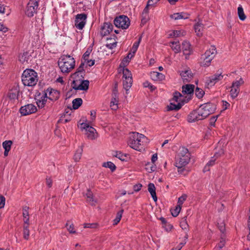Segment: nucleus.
<instances>
[{"label": "nucleus", "mask_w": 250, "mask_h": 250, "mask_svg": "<svg viewBox=\"0 0 250 250\" xmlns=\"http://www.w3.org/2000/svg\"><path fill=\"white\" fill-rule=\"evenodd\" d=\"M147 138L143 134L138 132H132L128 141V145L134 149L140 151L142 146L147 142Z\"/></svg>", "instance_id": "f257e3e1"}, {"label": "nucleus", "mask_w": 250, "mask_h": 250, "mask_svg": "<svg viewBox=\"0 0 250 250\" xmlns=\"http://www.w3.org/2000/svg\"><path fill=\"white\" fill-rule=\"evenodd\" d=\"M188 148L184 147H182L179 148L178 154L177 156V160L176 162V166L178 169V172L180 173H184V175L186 174L187 170L186 166L188 162Z\"/></svg>", "instance_id": "f03ea898"}, {"label": "nucleus", "mask_w": 250, "mask_h": 250, "mask_svg": "<svg viewBox=\"0 0 250 250\" xmlns=\"http://www.w3.org/2000/svg\"><path fill=\"white\" fill-rule=\"evenodd\" d=\"M58 65L62 73H68L74 68L75 61L70 55H64L59 59Z\"/></svg>", "instance_id": "7ed1b4c3"}, {"label": "nucleus", "mask_w": 250, "mask_h": 250, "mask_svg": "<svg viewBox=\"0 0 250 250\" xmlns=\"http://www.w3.org/2000/svg\"><path fill=\"white\" fill-rule=\"evenodd\" d=\"M21 80L25 86H34L38 82L37 73L33 69H27L22 74Z\"/></svg>", "instance_id": "20e7f679"}, {"label": "nucleus", "mask_w": 250, "mask_h": 250, "mask_svg": "<svg viewBox=\"0 0 250 250\" xmlns=\"http://www.w3.org/2000/svg\"><path fill=\"white\" fill-rule=\"evenodd\" d=\"M183 95L179 92H175L169 105L167 106V110H178L183 104L184 99H182Z\"/></svg>", "instance_id": "39448f33"}, {"label": "nucleus", "mask_w": 250, "mask_h": 250, "mask_svg": "<svg viewBox=\"0 0 250 250\" xmlns=\"http://www.w3.org/2000/svg\"><path fill=\"white\" fill-rule=\"evenodd\" d=\"M216 106L215 103L211 102L201 104L200 106V115L204 119L208 117L215 112Z\"/></svg>", "instance_id": "423d86ee"}, {"label": "nucleus", "mask_w": 250, "mask_h": 250, "mask_svg": "<svg viewBox=\"0 0 250 250\" xmlns=\"http://www.w3.org/2000/svg\"><path fill=\"white\" fill-rule=\"evenodd\" d=\"M119 73H123V86L124 89L127 91L131 87L132 84V78L131 72L125 68H119Z\"/></svg>", "instance_id": "0eeeda50"}, {"label": "nucleus", "mask_w": 250, "mask_h": 250, "mask_svg": "<svg viewBox=\"0 0 250 250\" xmlns=\"http://www.w3.org/2000/svg\"><path fill=\"white\" fill-rule=\"evenodd\" d=\"M223 76L221 71L218 70L215 74L206 78L205 82L206 87L208 88L210 87L213 86L218 82L223 79Z\"/></svg>", "instance_id": "6e6552de"}, {"label": "nucleus", "mask_w": 250, "mask_h": 250, "mask_svg": "<svg viewBox=\"0 0 250 250\" xmlns=\"http://www.w3.org/2000/svg\"><path fill=\"white\" fill-rule=\"evenodd\" d=\"M114 23L116 27L125 29L129 27L130 21L127 16L121 15L115 19Z\"/></svg>", "instance_id": "1a4fd4ad"}, {"label": "nucleus", "mask_w": 250, "mask_h": 250, "mask_svg": "<svg viewBox=\"0 0 250 250\" xmlns=\"http://www.w3.org/2000/svg\"><path fill=\"white\" fill-rule=\"evenodd\" d=\"M40 0H29L26 7V14L29 17H32L37 12Z\"/></svg>", "instance_id": "9d476101"}, {"label": "nucleus", "mask_w": 250, "mask_h": 250, "mask_svg": "<svg viewBox=\"0 0 250 250\" xmlns=\"http://www.w3.org/2000/svg\"><path fill=\"white\" fill-rule=\"evenodd\" d=\"M89 82L88 80H81L77 79L73 81V88L76 90H86L89 87Z\"/></svg>", "instance_id": "9b49d317"}, {"label": "nucleus", "mask_w": 250, "mask_h": 250, "mask_svg": "<svg viewBox=\"0 0 250 250\" xmlns=\"http://www.w3.org/2000/svg\"><path fill=\"white\" fill-rule=\"evenodd\" d=\"M244 82L242 78L239 80L233 82L231 86L230 95L232 99L236 98L240 92V86L244 83Z\"/></svg>", "instance_id": "f8f14e48"}, {"label": "nucleus", "mask_w": 250, "mask_h": 250, "mask_svg": "<svg viewBox=\"0 0 250 250\" xmlns=\"http://www.w3.org/2000/svg\"><path fill=\"white\" fill-rule=\"evenodd\" d=\"M81 129L82 130L85 129L86 131L87 137L88 139L94 140L97 137L96 129L93 127L89 126L88 124L86 123H82L81 124Z\"/></svg>", "instance_id": "ddd939ff"}, {"label": "nucleus", "mask_w": 250, "mask_h": 250, "mask_svg": "<svg viewBox=\"0 0 250 250\" xmlns=\"http://www.w3.org/2000/svg\"><path fill=\"white\" fill-rule=\"evenodd\" d=\"M86 15L85 14H78L76 16L75 21V26L80 30H82L84 27L86 19Z\"/></svg>", "instance_id": "4468645a"}, {"label": "nucleus", "mask_w": 250, "mask_h": 250, "mask_svg": "<svg viewBox=\"0 0 250 250\" xmlns=\"http://www.w3.org/2000/svg\"><path fill=\"white\" fill-rule=\"evenodd\" d=\"M36 111V107L32 104H28L21 106L20 109V113L22 116H26L35 113Z\"/></svg>", "instance_id": "2eb2a0df"}, {"label": "nucleus", "mask_w": 250, "mask_h": 250, "mask_svg": "<svg viewBox=\"0 0 250 250\" xmlns=\"http://www.w3.org/2000/svg\"><path fill=\"white\" fill-rule=\"evenodd\" d=\"M204 117L200 115V110H194L188 115V122H194L204 119Z\"/></svg>", "instance_id": "dca6fc26"}, {"label": "nucleus", "mask_w": 250, "mask_h": 250, "mask_svg": "<svg viewBox=\"0 0 250 250\" xmlns=\"http://www.w3.org/2000/svg\"><path fill=\"white\" fill-rule=\"evenodd\" d=\"M113 25L112 24L108 22H105L101 27V34L103 36H105L109 34L112 31Z\"/></svg>", "instance_id": "f3484780"}, {"label": "nucleus", "mask_w": 250, "mask_h": 250, "mask_svg": "<svg viewBox=\"0 0 250 250\" xmlns=\"http://www.w3.org/2000/svg\"><path fill=\"white\" fill-rule=\"evenodd\" d=\"M84 63H82L79 68L77 69V71L73 74L71 76L72 78L74 79L83 78L84 75V71L83 70Z\"/></svg>", "instance_id": "a211bd4d"}, {"label": "nucleus", "mask_w": 250, "mask_h": 250, "mask_svg": "<svg viewBox=\"0 0 250 250\" xmlns=\"http://www.w3.org/2000/svg\"><path fill=\"white\" fill-rule=\"evenodd\" d=\"M118 96L117 90L114 89L112 94V98L110 102L111 109L115 110L118 108Z\"/></svg>", "instance_id": "6ab92c4d"}, {"label": "nucleus", "mask_w": 250, "mask_h": 250, "mask_svg": "<svg viewBox=\"0 0 250 250\" xmlns=\"http://www.w3.org/2000/svg\"><path fill=\"white\" fill-rule=\"evenodd\" d=\"M30 58L31 55L28 51H23L19 56V60L22 63H28Z\"/></svg>", "instance_id": "aec40b11"}, {"label": "nucleus", "mask_w": 250, "mask_h": 250, "mask_svg": "<svg viewBox=\"0 0 250 250\" xmlns=\"http://www.w3.org/2000/svg\"><path fill=\"white\" fill-rule=\"evenodd\" d=\"M29 207L24 206L22 208V216L23 225H29Z\"/></svg>", "instance_id": "412c9836"}, {"label": "nucleus", "mask_w": 250, "mask_h": 250, "mask_svg": "<svg viewBox=\"0 0 250 250\" xmlns=\"http://www.w3.org/2000/svg\"><path fill=\"white\" fill-rule=\"evenodd\" d=\"M203 29L204 25L200 21L197 22L194 25V29L195 30V33H196V35L198 37H201L202 36Z\"/></svg>", "instance_id": "4be33fe9"}, {"label": "nucleus", "mask_w": 250, "mask_h": 250, "mask_svg": "<svg viewBox=\"0 0 250 250\" xmlns=\"http://www.w3.org/2000/svg\"><path fill=\"white\" fill-rule=\"evenodd\" d=\"M49 92V95L47 96V98L51 100H57L59 98V92L56 90L51 89L49 90L48 89L47 90V92Z\"/></svg>", "instance_id": "5701e85b"}, {"label": "nucleus", "mask_w": 250, "mask_h": 250, "mask_svg": "<svg viewBox=\"0 0 250 250\" xmlns=\"http://www.w3.org/2000/svg\"><path fill=\"white\" fill-rule=\"evenodd\" d=\"M19 89L18 86H15L11 88L8 93V96L11 100H15L18 97Z\"/></svg>", "instance_id": "b1692460"}, {"label": "nucleus", "mask_w": 250, "mask_h": 250, "mask_svg": "<svg viewBox=\"0 0 250 250\" xmlns=\"http://www.w3.org/2000/svg\"><path fill=\"white\" fill-rule=\"evenodd\" d=\"M84 196L86 198V201L91 205H94L96 202V200L94 198L92 192L89 190L87 189Z\"/></svg>", "instance_id": "393cba45"}, {"label": "nucleus", "mask_w": 250, "mask_h": 250, "mask_svg": "<svg viewBox=\"0 0 250 250\" xmlns=\"http://www.w3.org/2000/svg\"><path fill=\"white\" fill-rule=\"evenodd\" d=\"M156 188L154 185L152 183H150L148 185V191L150 193L154 201L157 200V197L156 193Z\"/></svg>", "instance_id": "a878e982"}, {"label": "nucleus", "mask_w": 250, "mask_h": 250, "mask_svg": "<svg viewBox=\"0 0 250 250\" xmlns=\"http://www.w3.org/2000/svg\"><path fill=\"white\" fill-rule=\"evenodd\" d=\"M151 79L154 81H162L165 79V75L162 73L153 71L150 73Z\"/></svg>", "instance_id": "bb28decb"}, {"label": "nucleus", "mask_w": 250, "mask_h": 250, "mask_svg": "<svg viewBox=\"0 0 250 250\" xmlns=\"http://www.w3.org/2000/svg\"><path fill=\"white\" fill-rule=\"evenodd\" d=\"M201 58L203 59L201 62V65L204 67L210 65L211 61L213 59L212 56L209 57V56H205L204 55H202Z\"/></svg>", "instance_id": "cd10ccee"}, {"label": "nucleus", "mask_w": 250, "mask_h": 250, "mask_svg": "<svg viewBox=\"0 0 250 250\" xmlns=\"http://www.w3.org/2000/svg\"><path fill=\"white\" fill-rule=\"evenodd\" d=\"M216 54V50L215 46H211L209 49L207 50L204 53L205 56H209V57H212L214 58Z\"/></svg>", "instance_id": "c85d7f7f"}, {"label": "nucleus", "mask_w": 250, "mask_h": 250, "mask_svg": "<svg viewBox=\"0 0 250 250\" xmlns=\"http://www.w3.org/2000/svg\"><path fill=\"white\" fill-rule=\"evenodd\" d=\"M83 151V149L82 146H80L76 150L74 155V160L75 162H78L81 158L82 154Z\"/></svg>", "instance_id": "c756f323"}, {"label": "nucleus", "mask_w": 250, "mask_h": 250, "mask_svg": "<svg viewBox=\"0 0 250 250\" xmlns=\"http://www.w3.org/2000/svg\"><path fill=\"white\" fill-rule=\"evenodd\" d=\"M29 225H23V237L27 240L29 239L30 230L29 229Z\"/></svg>", "instance_id": "7c9ffc66"}, {"label": "nucleus", "mask_w": 250, "mask_h": 250, "mask_svg": "<svg viewBox=\"0 0 250 250\" xmlns=\"http://www.w3.org/2000/svg\"><path fill=\"white\" fill-rule=\"evenodd\" d=\"M148 7L146 6L144 9L142 14V24H145L147 21L148 19Z\"/></svg>", "instance_id": "2f4dec72"}, {"label": "nucleus", "mask_w": 250, "mask_h": 250, "mask_svg": "<svg viewBox=\"0 0 250 250\" xmlns=\"http://www.w3.org/2000/svg\"><path fill=\"white\" fill-rule=\"evenodd\" d=\"M47 93L44 94V96L41 97V100L37 102V104L39 108H42L44 107L47 99Z\"/></svg>", "instance_id": "473e14b6"}, {"label": "nucleus", "mask_w": 250, "mask_h": 250, "mask_svg": "<svg viewBox=\"0 0 250 250\" xmlns=\"http://www.w3.org/2000/svg\"><path fill=\"white\" fill-rule=\"evenodd\" d=\"M83 103V100L81 98H76L72 101L73 108L74 109H78Z\"/></svg>", "instance_id": "72a5a7b5"}, {"label": "nucleus", "mask_w": 250, "mask_h": 250, "mask_svg": "<svg viewBox=\"0 0 250 250\" xmlns=\"http://www.w3.org/2000/svg\"><path fill=\"white\" fill-rule=\"evenodd\" d=\"M170 17L171 19H174V20H180L182 19H186L187 18V17H185V16L184 15L183 13H174L172 15H171L170 16Z\"/></svg>", "instance_id": "f704fd0d"}, {"label": "nucleus", "mask_w": 250, "mask_h": 250, "mask_svg": "<svg viewBox=\"0 0 250 250\" xmlns=\"http://www.w3.org/2000/svg\"><path fill=\"white\" fill-rule=\"evenodd\" d=\"M238 15L239 19L241 21H244L246 19V16L244 12L243 9L241 5L238 7Z\"/></svg>", "instance_id": "c9c22d12"}, {"label": "nucleus", "mask_w": 250, "mask_h": 250, "mask_svg": "<svg viewBox=\"0 0 250 250\" xmlns=\"http://www.w3.org/2000/svg\"><path fill=\"white\" fill-rule=\"evenodd\" d=\"M181 209V207L179 205L176 206L174 208H171V213L173 217H176L178 215L180 210Z\"/></svg>", "instance_id": "e433bc0d"}, {"label": "nucleus", "mask_w": 250, "mask_h": 250, "mask_svg": "<svg viewBox=\"0 0 250 250\" xmlns=\"http://www.w3.org/2000/svg\"><path fill=\"white\" fill-rule=\"evenodd\" d=\"M195 92V95L198 99L202 98L205 94L204 91L202 89L199 88L198 87H197L196 88Z\"/></svg>", "instance_id": "4c0bfd02"}, {"label": "nucleus", "mask_w": 250, "mask_h": 250, "mask_svg": "<svg viewBox=\"0 0 250 250\" xmlns=\"http://www.w3.org/2000/svg\"><path fill=\"white\" fill-rule=\"evenodd\" d=\"M123 212H124V210L122 209L117 212L116 217L115 219L114 220L113 224L114 225H117L120 222V221L121 220V219L122 218V214H123Z\"/></svg>", "instance_id": "58836bf2"}, {"label": "nucleus", "mask_w": 250, "mask_h": 250, "mask_svg": "<svg viewBox=\"0 0 250 250\" xmlns=\"http://www.w3.org/2000/svg\"><path fill=\"white\" fill-rule=\"evenodd\" d=\"M172 44L171 48L176 52H178L180 51V45L179 42H171Z\"/></svg>", "instance_id": "ea45409f"}, {"label": "nucleus", "mask_w": 250, "mask_h": 250, "mask_svg": "<svg viewBox=\"0 0 250 250\" xmlns=\"http://www.w3.org/2000/svg\"><path fill=\"white\" fill-rule=\"evenodd\" d=\"M103 166V167L110 168L112 171H114L116 169L115 165L111 162L104 163Z\"/></svg>", "instance_id": "a19ab883"}, {"label": "nucleus", "mask_w": 250, "mask_h": 250, "mask_svg": "<svg viewBox=\"0 0 250 250\" xmlns=\"http://www.w3.org/2000/svg\"><path fill=\"white\" fill-rule=\"evenodd\" d=\"M180 227L183 230H186L188 228V223L187 221V217H183L180 222Z\"/></svg>", "instance_id": "79ce46f5"}, {"label": "nucleus", "mask_w": 250, "mask_h": 250, "mask_svg": "<svg viewBox=\"0 0 250 250\" xmlns=\"http://www.w3.org/2000/svg\"><path fill=\"white\" fill-rule=\"evenodd\" d=\"M195 89V86L192 84H188V101H189L191 97L193 96Z\"/></svg>", "instance_id": "37998d69"}, {"label": "nucleus", "mask_w": 250, "mask_h": 250, "mask_svg": "<svg viewBox=\"0 0 250 250\" xmlns=\"http://www.w3.org/2000/svg\"><path fill=\"white\" fill-rule=\"evenodd\" d=\"M141 39H142V38H141V37H140L139 38L138 41L134 43L133 46L132 47V49H131V51H132L133 54H135V53L136 52V51L138 48V46L139 45V44L141 42Z\"/></svg>", "instance_id": "c03bdc74"}, {"label": "nucleus", "mask_w": 250, "mask_h": 250, "mask_svg": "<svg viewBox=\"0 0 250 250\" xmlns=\"http://www.w3.org/2000/svg\"><path fill=\"white\" fill-rule=\"evenodd\" d=\"M129 61L130 60H128V57L124 58L120 64L119 68H125L129 63Z\"/></svg>", "instance_id": "a18cd8bd"}, {"label": "nucleus", "mask_w": 250, "mask_h": 250, "mask_svg": "<svg viewBox=\"0 0 250 250\" xmlns=\"http://www.w3.org/2000/svg\"><path fill=\"white\" fill-rule=\"evenodd\" d=\"M12 144L11 141H5L2 143V146L4 149L10 150Z\"/></svg>", "instance_id": "49530a36"}, {"label": "nucleus", "mask_w": 250, "mask_h": 250, "mask_svg": "<svg viewBox=\"0 0 250 250\" xmlns=\"http://www.w3.org/2000/svg\"><path fill=\"white\" fill-rule=\"evenodd\" d=\"M215 161L216 160L215 158L212 157L210 160L207 164L205 167L204 169H206V170H208L209 167L213 166L215 164Z\"/></svg>", "instance_id": "de8ad7c7"}, {"label": "nucleus", "mask_w": 250, "mask_h": 250, "mask_svg": "<svg viewBox=\"0 0 250 250\" xmlns=\"http://www.w3.org/2000/svg\"><path fill=\"white\" fill-rule=\"evenodd\" d=\"M155 166L153 164H150L149 163H148L146 165V169L148 171V172H152L153 171H154L155 169Z\"/></svg>", "instance_id": "09e8293b"}, {"label": "nucleus", "mask_w": 250, "mask_h": 250, "mask_svg": "<svg viewBox=\"0 0 250 250\" xmlns=\"http://www.w3.org/2000/svg\"><path fill=\"white\" fill-rule=\"evenodd\" d=\"M66 227L67 228V229L70 233H75L76 231L74 229V225L73 224H71L70 225H68V223H67L66 224Z\"/></svg>", "instance_id": "8fccbe9b"}, {"label": "nucleus", "mask_w": 250, "mask_h": 250, "mask_svg": "<svg viewBox=\"0 0 250 250\" xmlns=\"http://www.w3.org/2000/svg\"><path fill=\"white\" fill-rule=\"evenodd\" d=\"M187 197V195L185 194L181 196L179 198L177 205H179V206L181 207L184 202L186 200Z\"/></svg>", "instance_id": "3c124183"}, {"label": "nucleus", "mask_w": 250, "mask_h": 250, "mask_svg": "<svg viewBox=\"0 0 250 250\" xmlns=\"http://www.w3.org/2000/svg\"><path fill=\"white\" fill-rule=\"evenodd\" d=\"M116 158H118L122 161H125L126 159V155L123 154L121 151H119V153L117 154Z\"/></svg>", "instance_id": "603ef678"}, {"label": "nucleus", "mask_w": 250, "mask_h": 250, "mask_svg": "<svg viewBox=\"0 0 250 250\" xmlns=\"http://www.w3.org/2000/svg\"><path fill=\"white\" fill-rule=\"evenodd\" d=\"M8 31V28L3 24L0 23V33L2 34L7 32Z\"/></svg>", "instance_id": "864d4df0"}, {"label": "nucleus", "mask_w": 250, "mask_h": 250, "mask_svg": "<svg viewBox=\"0 0 250 250\" xmlns=\"http://www.w3.org/2000/svg\"><path fill=\"white\" fill-rule=\"evenodd\" d=\"M92 50L90 48H88L86 52L84 53L83 55V59L84 60V62L87 60V59H88L89 56Z\"/></svg>", "instance_id": "5fc2aeb1"}, {"label": "nucleus", "mask_w": 250, "mask_h": 250, "mask_svg": "<svg viewBox=\"0 0 250 250\" xmlns=\"http://www.w3.org/2000/svg\"><path fill=\"white\" fill-rule=\"evenodd\" d=\"M180 75L182 78L183 79L184 82L185 80H187V77L188 76V70H185L184 71H180Z\"/></svg>", "instance_id": "6e6d98bb"}, {"label": "nucleus", "mask_w": 250, "mask_h": 250, "mask_svg": "<svg viewBox=\"0 0 250 250\" xmlns=\"http://www.w3.org/2000/svg\"><path fill=\"white\" fill-rule=\"evenodd\" d=\"M218 116L219 115H218L215 116H212L210 118L209 120V124L211 126H215V123Z\"/></svg>", "instance_id": "4d7b16f0"}, {"label": "nucleus", "mask_w": 250, "mask_h": 250, "mask_svg": "<svg viewBox=\"0 0 250 250\" xmlns=\"http://www.w3.org/2000/svg\"><path fill=\"white\" fill-rule=\"evenodd\" d=\"M144 85L146 87H148L151 91H153L156 89V87L151 84L148 82H146L144 83Z\"/></svg>", "instance_id": "13d9d810"}, {"label": "nucleus", "mask_w": 250, "mask_h": 250, "mask_svg": "<svg viewBox=\"0 0 250 250\" xmlns=\"http://www.w3.org/2000/svg\"><path fill=\"white\" fill-rule=\"evenodd\" d=\"M8 10V8L3 4H0V14H4Z\"/></svg>", "instance_id": "bf43d9fd"}, {"label": "nucleus", "mask_w": 250, "mask_h": 250, "mask_svg": "<svg viewBox=\"0 0 250 250\" xmlns=\"http://www.w3.org/2000/svg\"><path fill=\"white\" fill-rule=\"evenodd\" d=\"M162 227L164 228L167 231H169L172 229L173 226L170 224L167 223L162 226Z\"/></svg>", "instance_id": "052dcab7"}, {"label": "nucleus", "mask_w": 250, "mask_h": 250, "mask_svg": "<svg viewBox=\"0 0 250 250\" xmlns=\"http://www.w3.org/2000/svg\"><path fill=\"white\" fill-rule=\"evenodd\" d=\"M181 31L178 30H174L171 33H170L168 36L170 37H178L180 35Z\"/></svg>", "instance_id": "680f3d73"}, {"label": "nucleus", "mask_w": 250, "mask_h": 250, "mask_svg": "<svg viewBox=\"0 0 250 250\" xmlns=\"http://www.w3.org/2000/svg\"><path fill=\"white\" fill-rule=\"evenodd\" d=\"M223 154H224V151L223 149H221L218 152H215L214 156L212 157L214 158L216 160L219 157H220L221 155H222Z\"/></svg>", "instance_id": "e2e57ef3"}, {"label": "nucleus", "mask_w": 250, "mask_h": 250, "mask_svg": "<svg viewBox=\"0 0 250 250\" xmlns=\"http://www.w3.org/2000/svg\"><path fill=\"white\" fill-rule=\"evenodd\" d=\"M5 198L3 196H0V208H4L5 205Z\"/></svg>", "instance_id": "0e129e2a"}, {"label": "nucleus", "mask_w": 250, "mask_h": 250, "mask_svg": "<svg viewBox=\"0 0 250 250\" xmlns=\"http://www.w3.org/2000/svg\"><path fill=\"white\" fill-rule=\"evenodd\" d=\"M187 42L185 41L182 43V48L183 49L184 54L185 55V59H187V55L186 52L187 51Z\"/></svg>", "instance_id": "69168bd1"}, {"label": "nucleus", "mask_w": 250, "mask_h": 250, "mask_svg": "<svg viewBox=\"0 0 250 250\" xmlns=\"http://www.w3.org/2000/svg\"><path fill=\"white\" fill-rule=\"evenodd\" d=\"M160 0H148L146 6H153Z\"/></svg>", "instance_id": "338daca9"}, {"label": "nucleus", "mask_w": 250, "mask_h": 250, "mask_svg": "<svg viewBox=\"0 0 250 250\" xmlns=\"http://www.w3.org/2000/svg\"><path fill=\"white\" fill-rule=\"evenodd\" d=\"M225 241L224 240H221L218 245L216 246L215 249H222V248H223V247L225 246Z\"/></svg>", "instance_id": "774afa93"}]
</instances>
